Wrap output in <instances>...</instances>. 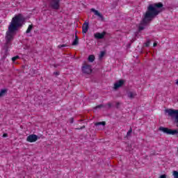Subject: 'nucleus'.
Here are the masks:
<instances>
[{"mask_svg":"<svg viewBox=\"0 0 178 178\" xmlns=\"http://www.w3.org/2000/svg\"><path fill=\"white\" fill-rule=\"evenodd\" d=\"M101 108H104V104H99L98 106H96L94 109H101Z\"/></svg>","mask_w":178,"mask_h":178,"instance_id":"16","label":"nucleus"},{"mask_svg":"<svg viewBox=\"0 0 178 178\" xmlns=\"http://www.w3.org/2000/svg\"><path fill=\"white\" fill-rule=\"evenodd\" d=\"M3 138L8 137V134H3Z\"/></svg>","mask_w":178,"mask_h":178,"instance_id":"29","label":"nucleus"},{"mask_svg":"<svg viewBox=\"0 0 178 178\" xmlns=\"http://www.w3.org/2000/svg\"><path fill=\"white\" fill-rule=\"evenodd\" d=\"M163 10H165V8H163V4L161 2L149 4L147 7V11L143 15V18L139 25V31H143V30H144L143 26L149 24V23H151V22H152V20H154L159 13L163 12Z\"/></svg>","mask_w":178,"mask_h":178,"instance_id":"2","label":"nucleus"},{"mask_svg":"<svg viewBox=\"0 0 178 178\" xmlns=\"http://www.w3.org/2000/svg\"><path fill=\"white\" fill-rule=\"evenodd\" d=\"M7 92H8V89H1V90L0 91V98L2 97H5Z\"/></svg>","mask_w":178,"mask_h":178,"instance_id":"12","label":"nucleus"},{"mask_svg":"<svg viewBox=\"0 0 178 178\" xmlns=\"http://www.w3.org/2000/svg\"><path fill=\"white\" fill-rule=\"evenodd\" d=\"M105 35H106V32L103 31L102 33H96L94 35L95 38H96V40H102Z\"/></svg>","mask_w":178,"mask_h":178,"instance_id":"8","label":"nucleus"},{"mask_svg":"<svg viewBox=\"0 0 178 178\" xmlns=\"http://www.w3.org/2000/svg\"><path fill=\"white\" fill-rule=\"evenodd\" d=\"M104 56H105V51H101L100 55H99V58L102 59V58H104Z\"/></svg>","mask_w":178,"mask_h":178,"instance_id":"18","label":"nucleus"},{"mask_svg":"<svg viewBox=\"0 0 178 178\" xmlns=\"http://www.w3.org/2000/svg\"><path fill=\"white\" fill-rule=\"evenodd\" d=\"M73 122H74V119L73 118H70V123H73Z\"/></svg>","mask_w":178,"mask_h":178,"instance_id":"25","label":"nucleus"},{"mask_svg":"<svg viewBox=\"0 0 178 178\" xmlns=\"http://www.w3.org/2000/svg\"><path fill=\"white\" fill-rule=\"evenodd\" d=\"M31 30H33V25H29L26 33V34H29V33H31Z\"/></svg>","mask_w":178,"mask_h":178,"instance_id":"15","label":"nucleus"},{"mask_svg":"<svg viewBox=\"0 0 178 178\" xmlns=\"http://www.w3.org/2000/svg\"><path fill=\"white\" fill-rule=\"evenodd\" d=\"M54 67H58V66H59V65L54 64Z\"/></svg>","mask_w":178,"mask_h":178,"instance_id":"31","label":"nucleus"},{"mask_svg":"<svg viewBox=\"0 0 178 178\" xmlns=\"http://www.w3.org/2000/svg\"><path fill=\"white\" fill-rule=\"evenodd\" d=\"M149 44H151V40H147V42L145 43V47H149Z\"/></svg>","mask_w":178,"mask_h":178,"instance_id":"22","label":"nucleus"},{"mask_svg":"<svg viewBox=\"0 0 178 178\" xmlns=\"http://www.w3.org/2000/svg\"><path fill=\"white\" fill-rule=\"evenodd\" d=\"M20 57L19 56H14L12 58V60L13 62H16V60H17V59H19Z\"/></svg>","mask_w":178,"mask_h":178,"instance_id":"19","label":"nucleus"},{"mask_svg":"<svg viewBox=\"0 0 178 178\" xmlns=\"http://www.w3.org/2000/svg\"><path fill=\"white\" fill-rule=\"evenodd\" d=\"M37 140H38V136L35 134L29 135L26 138V141L29 143H35Z\"/></svg>","mask_w":178,"mask_h":178,"instance_id":"6","label":"nucleus"},{"mask_svg":"<svg viewBox=\"0 0 178 178\" xmlns=\"http://www.w3.org/2000/svg\"><path fill=\"white\" fill-rule=\"evenodd\" d=\"M156 45H158V43H156V42H154V44H153V47H156Z\"/></svg>","mask_w":178,"mask_h":178,"instance_id":"30","label":"nucleus"},{"mask_svg":"<svg viewBox=\"0 0 178 178\" xmlns=\"http://www.w3.org/2000/svg\"><path fill=\"white\" fill-rule=\"evenodd\" d=\"M173 176H174V178H178V172L173 171Z\"/></svg>","mask_w":178,"mask_h":178,"instance_id":"21","label":"nucleus"},{"mask_svg":"<svg viewBox=\"0 0 178 178\" xmlns=\"http://www.w3.org/2000/svg\"><path fill=\"white\" fill-rule=\"evenodd\" d=\"M131 133H133V128L130 127L129 130L127 133V136H130L131 134Z\"/></svg>","mask_w":178,"mask_h":178,"instance_id":"17","label":"nucleus"},{"mask_svg":"<svg viewBox=\"0 0 178 178\" xmlns=\"http://www.w3.org/2000/svg\"><path fill=\"white\" fill-rule=\"evenodd\" d=\"M107 106H108L109 108H112V104H111V103H108Z\"/></svg>","mask_w":178,"mask_h":178,"instance_id":"26","label":"nucleus"},{"mask_svg":"<svg viewBox=\"0 0 178 178\" xmlns=\"http://www.w3.org/2000/svg\"><path fill=\"white\" fill-rule=\"evenodd\" d=\"M83 129H86V126H82L81 128L76 129L77 130H83Z\"/></svg>","mask_w":178,"mask_h":178,"instance_id":"24","label":"nucleus"},{"mask_svg":"<svg viewBox=\"0 0 178 178\" xmlns=\"http://www.w3.org/2000/svg\"><path fill=\"white\" fill-rule=\"evenodd\" d=\"M106 124V122H96L95 124V126H105Z\"/></svg>","mask_w":178,"mask_h":178,"instance_id":"14","label":"nucleus"},{"mask_svg":"<svg viewBox=\"0 0 178 178\" xmlns=\"http://www.w3.org/2000/svg\"><path fill=\"white\" fill-rule=\"evenodd\" d=\"M65 47H67V44H60L58 46V48H65Z\"/></svg>","mask_w":178,"mask_h":178,"instance_id":"23","label":"nucleus"},{"mask_svg":"<svg viewBox=\"0 0 178 178\" xmlns=\"http://www.w3.org/2000/svg\"><path fill=\"white\" fill-rule=\"evenodd\" d=\"M177 84H178V79L177 80Z\"/></svg>","mask_w":178,"mask_h":178,"instance_id":"34","label":"nucleus"},{"mask_svg":"<svg viewBox=\"0 0 178 178\" xmlns=\"http://www.w3.org/2000/svg\"><path fill=\"white\" fill-rule=\"evenodd\" d=\"M159 130H161V131H163V133H165L166 134H171L172 136H175V134H178L177 129L173 130L166 127H161L159 128Z\"/></svg>","mask_w":178,"mask_h":178,"instance_id":"4","label":"nucleus"},{"mask_svg":"<svg viewBox=\"0 0 178 178\" xmlns=\"http://www.w3.org/2000/svg\"><path fill=\"white\" fill-rule=\"evenodd\" d=\"M54 74H55L56 76H59V72H54Z\"/></svg>","mask_w":178,"mask_h":178,"instance_id":"27","label":"nucleus"},{"mask_svg":"<svg viewBox=\"0 0 178 178\" xmlns=\"http://www.w3.org/2000/svg\"><path fill=\"white\" fill-rule=\"evenodd\" d=\"M79 44V40L77 39H74V40L72 42V45H78Z\"/></svg>","mask_w":178,"mask_h":178,"instance_id":"20","label":"nucleus"},{"mask_svg":"<svg viewBox=\"0 0 178 178\" xmlns=\"http://www.w3.org/2000/svg\"><path fill=\"white\" fill-rule=\"evenodd\" d=\"M88 60L92 63L94 60H95V56L94 55H90L88 58Z\"/></svg>","mask_w":178,"mask_h":178,"instance_id":"13","label":"nucleus"},{"mask_svg":"<svg viewBox=\"0 0 178 178\" xmlns=\"http://www.w3.org/2000/svg\"><path fill=\"white\" fill-rule=\"evenodd\" d=\"M127 94L128 98H130V99H134V98L137 97V92L136 91H128Z\"/></svg>","mask_w":178,"mask_h":178,"instance_id":"9","label":"nucleus"},{"mask_svg":"<svg viewBox=\"0 0 178 178\" xmlns=\"http://www.w3.org/2000/svg\"><path fill=\"white\" fill-rule=\"evenodd\" d=\"M89 24L88 22H85L83 26H82V33L83 34H86L87 31H88V27H89Z\"/></svg>","mask_w":178,"mask_h":178,"instance_id":"11","label":"nucleus"},{"mask_svg":"<svg viewBox=\"0 0 178 178\" xmlns=\"http://www.w3.org/2000/svg\"><path fill=\"white\" fill-rule=\"evenodd\" d=\"M160 178H166V175H162L160 176Z\"/></svg>","mask_w":178,"mask_h":178,"instance_id":"28","label":"nucleus"},{"mask_svg":"<svg viewBox=\"0 0 178 178\" xmlns=\"http://www.w3.org/2000/svg\"><path fill=\"white\" fill-rule=\"evenodd\" d=\"M90 12H93L95 13V16H98V17H100L102 20H104V15L102 14L99 13V11L95 10V8H91Z\"/></svg>","mask_w":178,"mask_h":178,"instance_id":"10","label":"nucleus"},{"mask_svg":"<svg viewBox=\"0 0 178 178\" xmlns=\"http://www.w3.org/2000/svg\"><path fill=\"white\" fill-rule=\"evenodd\" d=\"M75 40H79V37H77V35L75 36Z\"/></svg>","mask_w":178,"mask_h":178,"instance_id":"32","label":"nucleus"},{"mask_svg":"<svg viewBox=\"0 0 178 178\" xmlns=\"http://www.w3.org/2000/svg\"><path fill=\"white\" fill-rule=\"evenodd\" d=\"M82 72H83V73H85L86 74H90V73H91V72H92V70L91 69V65L85 64L82 67Z\"/></svg>","mask_w":178,"mask_h":178,"instance_id":"5","label":"nucleus"},{"mask_svg":"<svg viewBox=\"0 0 178 178\" xmlns=\"http://www.w3.org/2000/svg\"><path fill=\"white\" fill-rule=\"evenodd\" d=\"M126 83V81L123 79H120L115 83H114V90H118V88H120V87H123V85Z\"/></svg>","mask_w":178,"mask_h":178,"instance_id":"7","label":"nucleus"},{"mask_svg":"<svg viewBox=\"0 0 178 178\" xmlns=\"http://www.w3.org/2000/svg\"><path fill=\"white\" fill-rule=\"evenodd\" d=\"M49 8L52 10H59L60 8V0H48Z\"/></svg>","mask_w":178,"mask_h":178,"instance_id":"3","label":"nucleus"},{"mask_svg":"<svg viewBox=\"0 0 178 178\" xmlns=\"http://www.w3.org/2000/svg\"><path fill=\"white\" fill-rule=\"evenodd\" d=\"M116 105H117V106H119V105H120V102H118V103L116 104Z\"/></svg>","mask_w":178,"mask_h":178,"instance_id":"33","label":"nucleus"},{"mask_svg":"<svg viewBox=\"0 0 178 178\" xmlns=\"http://www.w3.org/2000/svg\"><path fill=\"white\" fill-rule=\"evenodd\" d=\"M24 22H26V17L20 13L13 17L11 22L8 26V29L6 33V49H9V48H10L12 41H13L15 36L16 35V32L19 29H20V27L23 26Z\"/></svg>","mask_w":178,"mask_h":178,"instance_id":"1","label":"nucleus"}]
</instances>
